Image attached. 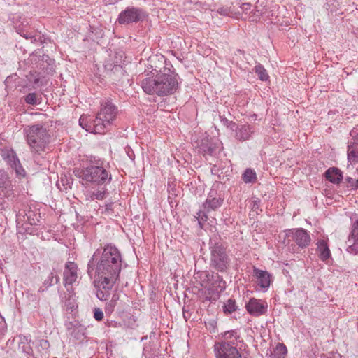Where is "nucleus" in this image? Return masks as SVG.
I'll return each instance as SVG.
<instances>
[{
	"instance_id": "nucleus-8",
	"label": "nucleus",
	"mask_w": 358,
	"mask_h": 358,
	"mask_svg": "<svg viewBox=\"0 0 358 358\" xmlns=\"http://www.w3.org/2000/svg\"><path fill=\"white\" fill-rule=\"evenodd\" d=\"M214 352L216 358H242L237 346L226 341L216 342Z\"/></svg>"
},
{
	"instance_id": "nucleus-30",
	"label": "nucleus",
	"mask_w": 358,
	"mask_h": 358,
	"mask_svg": "<svg viewBox=\"0 0 358 358\" xmlns=\"http://www.w3.org/2000/svg\"><path fill=\"white\" fill-rule=\"evenodd\" d=\"M224 312L227 314H231L237 309L236 301L234 299H229L223 306Z\"/></svg>"
},
{
	"instance_id": "nucleus-29",
	"label": "nucleus",
	"mask_w": 358,
	"mask_h": 358,
	"mask_svg": "<svg viewBox=\"0 0 358 358\" xmlns=\"http://www.w3.org/2000/svg\"><path fill=\"white\" fill-rule=\"evenodd\" d=\"M255 71L257 74L259 78L262 81H266L269 78L266 69L260 64L255 66Z\"/></svg>"
},
{
	"instance_id": "nucleus-32",
	"label": "nucleus",
	"mask_w": 358,
	"mask_h": 358,
	"mask_svg": "<svg viewBox=\"0 0 358 358\" xmlns=\"http://www.w3.org/2000/svg\"><path fill=\"white\" fill-rule=\"evenodd\" d=\"M59 280V278L55 275L54 273L51 272L48 278L45 280L43 284L46 287H48L52 286L54 284H57Z\"/></svg>"
},
{
	"instance_id": "nucleus-3",
	"label": "nucleus",
	"mask_w": 358,
	"mask_h": 358,
	"mask_svg": "<svg viewBox=\"0 0 358 358\" xmlns=\"http://www.w3.org/2000/svg\"><path fill=\"white\" fill-rule=\"evenodd\" d=\"M141 87L147 94L165 96L176 92L178 82L173 76L162 73L157 75L155 78H147L143 80Z\"/></svg>"
},
{
	"instance_id": "nucleus-15",
	"label": "nucleus",
	"mask_w": 358,
	"mask_h": 358,
	"mask_svg": "<svg viewBox=\"0 0 358 358\" xmlns=\"http://www.w3.org/2000/svg\"><path fill=\"white\" fill-rule=\"evenodd\" d=\"M78 279V266L73 262H67L64 272V285L69 290L68 286L73 285Z\"/></svg>"
},
{
	"instance_id": "nucleus-38",
	"label": "nucleus",
	"mask_w": 358,
	"mask_h": 358,
	"mask_svg": "<svg viewBox=\"0 0 358 358\" xmlns=\"http://www.w3.org/2000/svg\"><path fill=\"white\" fill-rule=\"evenodd\" d=\"M18 31H19V34H20L22 36H23V37H24V38H27V39H28V38H32L34 37V36L32 35V34H31V33H29V32H27V31H24V30H20V29H19V30H18Z\"/></svg>"
},
{
	"instance_id": "nucleus-9",
	"label": "nucleus",
	"mask_w": 358,
	"mask_h": 358,
	"mask_svg": "<svg viewBox=\"0 0 358 358\" xmlns=\"http://www.w3.org/2000/svg\"><path fill=\"white\" fill-rule=\"evenodd\" d=\"M13 196V188L8 174L0 170V206L4 208L6 199Z\"/></svg>"
},
{
	"instance_id": "nucleus-7",
	"label": "nucleus",
	"mask_w": 358,
	"mask_h": 358,
	"mask_svg": "<svg viewBox=\"0 0 358 358\" xmlns=\"http://www.w3.org/2000/svg\"><path fill=\"white\" fill-rule=\"evenodd\" d=\"M223 202V199L218 195L216 190L211 189L208 194L206 201L203 204V210L197 213V220L199 224L201 225L202 222H205L208 219L206 213L210 210H215L219 208Z\"/></svg>"
},
{
	"instance_id": "nucleus-25",
	"label": "nucleus",
	"mask_w": 358,
	"mask_h": 358,
	"mask_svg": "<svg viewBox=\"0 0 358 358\" xmlns=\"http://www.w3.org/2000/svg\"><path fill=\"white\" fill-rule=\"evenodd\" d=\"M222 336L223 338L222 341L229 342V343L237 346V339L239 336L236 331H227L222 334Z\"/></svg>"
},
{
	"instance_id": "nucleus-13",
	"label": "nucleus",
	"mask_w": 358,
	"mask_h": 358,
	"mask_svg": "<svg viewBox=\"0 0 358 358\" xmlns=\"http://www.w3.org/2000/svg\"><path fill=\"white\" fill-rule=\"evenodd\" d=\"M348 246L346 251L352 255L358 253V217L352 223L351 231L348 240Z\"/></svg>"
},
{
	"instance_id": "nucleus-40",
	"label": "nucleus",
	"mask_w": 358,
	"mask_h": 358,
	"mask_svg": "<svg viewBox=\"0 0 358 358\" xmlns=\"http://www.w3.org/2000/svg\"><path fill=\"white\" fill-rule=\"evenodd\" d=\"M217 13L222 15H228L230 13V10L227 8H220L217 10Z\"/></svg>"
},
{
	"instance_id": "nucleus-27",
	"label": "nucleus",
	"mask_w": 358,
	"mask_h": 358,
	"mask_svg": "<svg viewBox=\"0 0 358 358\" xmlns=\"http://www.w3.org/2000/svg\"><path fill=\"white\" fill-rule=\"evenodd\" d=\"M287 354V347L283 343H278L273 351L274 358H285Z\"/></svg>"
},
{
	"instance_id": "nucleus-34",
	"label": "nucleus",
	"mask_w": 358,
	"mask_h": 358,
	"mask_svg": "<svg viewBox=\"0 0 358 358\" xmlns=\"http://www.w3.org/2000/svg\"><path fill=\"white\" fill-rule=\"evenodd\" d=\"M262 15V12H260L259 10L257 9V7L255 9H254L252 11V14L249 17V20L252 22L257 21L260 16Z\"/></svg>"
},
{
	"instance_id": "nucleus-5",
	"label": "nucleus",
	"mask_w": 358,
	"mask_h": 358,
	"mask_svg": "<svg viewBox=\"0 0 358 358\" xmlns=\"http://www.w3.org/2000/svg\"><path fill=\"white\" fill-rule=\"evenodd\" d=\"M80 177L87 182L97 185L104 184L111 180V176L108 171L103 166H90L86 168L83 170Z\"/></svg>"
},
{
	"instance_id": "nucleus-23",
	"label": "nucleus",
	"mask_w": 358,
	"mask_h": 358,
	"mask_svg": "<svg viewBox=\"0 0 358 358\" xmlns=\"http://www.w3.org/2000/svg\"><path fill=\"white\" fill-rule=\"evenodd\" d=\"M199 148L200 151L202 152L204 155H212L216 150V144L210 142L208 138H206L202 141Z\"/></svg>"
},
{
	"instance_id": "nucleus-31",
	"label": "nucleus",
	"mask_w": 358,
	"mask_h": 358,
	"mask_svg": "<svg viewBox=\"0 0 358 358\" xmlns=\"http://www.w3.org/2000/svg\"><path fill=\"white\" fill-rule=\"evenodd\" d=\"M245 182H254L256 180V173L250 169H248L243 173Z\"/></svg>"
},
{
	"instance_id": "nucleus-26",
	"label": "nucleus",
	"mask_w": 358,
	"mask_h": 358,
	"mask_svg": "<svg viewBox=\"0 0 358 358\" xmlns=\"http://www.w3.org/2000/svg\"><path fill=\"white\" fill-rule=\"evenodd\" d=\"M24 101L29 105L36 106L41 103L42 97L41 95L38 93L33 92L29 93L24 97Z\"/></svg>"
},
{
	"instance_id": "nucleus-28",
	"label": "nucleus",
	"mask_w": 358,
	"mask_h": 358,
	"mask_svg": "<svg viewBox=\"0 0 358 358\" xmlns=\"http://www.w3.org/2000/svg\"><path fill=\"white\" fill-rule=\"evenodd\" d=\"M118 300L119 295L117 294H114L110 301L106 304L105 312L107 315H110L114 311L115 307L117 306Z\"/></svg>"
},
{
	"instance_id": "nucleus-22",
	"label": "nucleus",
	"mask_w": 358,
	"mask_h": 358,
	"mask_svg": "<svg viewBox=\"0 0 358 358\" xmlns=\"http://www.w3.org/2000/svg\"><path fill=\"white\" fill-rule=\"evenodd\" d=\"M326 178L333 183H338L342 180V174L336 168H330L325 173Z\"/></svg>"
},
{
	"instance_id": "nucleus-37",
	"label": "nucleus",
	"mask_w": 358,
	"mask_h": 358,
	"mask_svg": "<svg viewBox=\"0 0 358 358\" xmlns=\"http://www.w3.org/2000/svg\"><path fill=\"white\" fill-rule=\"evenodd\" d=\"M105 324L108 327H119L121 326L120 323H119L116 321L110 320H107L106 322H105Z\"/></svg>"
},
{
	"instance_id": "nucleus-16",
	"label": "nucleus",
	"mask_w": 358,
	"mask_h": 358,
	"mask_svg": "<svg viewBox=\"0 0 358 358\" xmlns=\"http://www.w3.org/2000/svg\"><path fill=\"white\" fill-rule=\"evenodd\" d=\"M253 276L255 278L257 285L264 289V291H266L271 282V275L266 271L260 270L254 267Z\"/></svg>"
},
{
	"instance_id": "nucleus-12",
	"label": "nucleus",
	"mask_w": 358,
	"mask_h": 358,
	"mask_svg": "<svg viewBox=\"0 0 358 358\" xmlns=\"http://www.w3.org/2000/svg\"><path fill=\"white\" fill-rule=\"evenodd\" d=\"M2 157L10 167L15 171L17 176H24L25 175V171L22 168L19 159L13 150L3 151Z\"/></svg>"
},
{
	"instance_id": "nucleus-18",
	"label": "nucleus",
	"mask_w": 358,
	"mask_h": 358,
	"mask_svg": "<svg viewBox=\"0 0 358 358\" xmlns=\"http://www.w3.org/2000/svg\"><path fill=\"white\" fill-rule=\"evenodd\" d=\"M107 189L105 187H100L97 189H86L84 196L87 201L103 200L106 198Z\"/></svg>"
},
{
	"instance_id": "nucleus-45",
	"label": "nucleus",
	"mask_w": 358,
	"mask_h": 358,
	"mask_svg": "<svg viewBox=\"0 0 358 358\" xmlns=\"http://www.w3.org/2000/svg\"><path fill=\"white\" fill-rule=\"evenodd\" d=\"M357 171H358V168H357Z\"/></svg>"
},
{
	"instance_id": "nucleus-1",
	"label": "nucleus",
	"mask_w": 358,
	"mask_h": 358,
	"mask_svg": "<svg viewBox=\"0 0 358 358\" xmlns=\"http://www.w3.org/2000/svg\"><path fill=\"white\" fill-rule=\"evenodd\" d=\"M120 271L121 256L117 248L108 245L103 251L97 249L94 252L89 261L87 272L89 275H94L99 299L107 300Z\"/></svg>"
},
{
	"instance_id": "nucleus-11",
	"label": "nucleus",
	"mask_w": 358,
	"mask_h": 358,
	"mask_svg": "<svg viewBox=\"0 0 358 358\" xmlns=\"http://www.w3.org/2000/svg\"><path fill=\"white\" fill-rule=\"evenodd\" d=\"M245 308L250 315L257 317L266 313L268 304L264 301L252 298L246 303Z\"/></svg>"
},
{
	"instance_id": "nucleus-44",
	"label": "nucleus",
	"mask_w": 358,
	"mask_h": 358,
	"mask_svg": "<svg viewBox=\"0 0 358 358\" xmlns=\"http://www.w3.org/2000/svg\"><path fill=\"white\" fill-rule=\"evenodd\" d=\"M112 205H113V203H108V204H106V209L107 210H111Z\"/></svg>"
},
{
	"instance_id": "nucleus-42",
	"label": "nucleus",
	"mask_w": 358,
	"mask_h": 358,
	"mask_svg": "<svg viewBox=\"0 0 358 358\" xmlns=\"http://www.w3.org/2000/svg\"><path fill=\"white\" fill-rule=\"evenodd\" d=\"M40 345L43 348H47L49 346V343H48V341L44 340V339H42V340L40 341Z\"/></svg>"
},
{
	"instance_id": "nucleus-14",
	"label": "nucleus",
	"mask_w": 358,
	"mask_h": 358,
	"mask_svg": "<svg viewBox=\"0 0 358 358\" xmlns=\"http://www.w3.org/2000/svg\"><path fill=\"white\" fill-rule=\"evenodd\" d=\"M231 129L235 131V138L240 141H245L250 139L251 135L254 133V129L248 124L236 125V123L231 122L229 125Z\"/></svg>"
},
{
	"instance_id": "nucleus-39",
	"label": "nucleus",
	"mask_w": 358,
	"mask_h": 358,
	"mask_svg": "<svg viewBox=\"0 0 358 358\" xmlns=\"http://www.w3.org/2000/svg\"><path fill=\"white\" fill-rule=\"evenodd\" d=\"M348 182L350 184V187L353 189H358V179L354 180L351 178L348 179Z\"/></svg>"
},
{
	"instance_id": "nucleus-2",
	"label": "nucleus",
	"mask_w": 358,
	"mask_h": 358,
	"mask_svg": "<svg viewBox=\"0 0 358 358\" xmlns=\"http://www.w3.org/2000/svg\"><path fill=\"white\" fill-rule=\"evenodd\" d=\"M117 114V107L110 101L104 100L101 103L100 110L96 118L88 124L85 123L87 117L81 116L79 120L80 125L92 133L103 134L105 129L112 124Z\"/></svg>"
},
{
	"instance_id": "nucleus-33",
	"label": "nucleus",
	"mask_w": 358,
	"mask_h": 358,
	"mask_svg": "<svg viewBox=\"0 0 358 358\" xmlns=\"http://www.w3.org/2000/svg\"><path fill=\"white\" fill-rule=\"evenodd\" d=\"M352 139L348 142V145H353V148L358 146V127L354 128L350 131Z\"/></svg>"
},
{
	"instance_id": "nucleus-4",
	"label": "nucleus",
	"mask_w": 358,
	"mask_h": 358,
	"mask_svg": "<svg viewBox=\"0 0 358 358\" xmlns=\"http://www.w3.org/2000/svg\"><path fill=\"white\" fill-rule=\"evenodd\" d=\"M26 141L33 153L41 154L50 141V134L43 124L27 125L23 129Z\"/></svg>"
},
{
	"instance_id": "nucleus-20",
	"label": "nucleus",
	"mask_w": 358,
	"mask_h": 358,
	"mask_svg": "<svg viewBox=\"0 0 358 358\" xmlns=\"http://www.w3.org/2000/svg\"><path fill=\"white\" fill-rule=\"evenodd\" d=\"M18 348L24 352L28 358L33 357V350L31 346V340L25 336H19Z\"/></svg>"
},
{
	"instance_id": "nucleus-6",
	"label": "nucleus",
	"mask_w": 358,
	"mask_h": 358,
	"mask_svg": "<svg viewBox=\"0 0 358 358\" xmlns=\"http://www.w3.org/2000/svg\"><path fill=\"white\" fill-rule=\"evenodd\" d=\"M211 265L219 271H224L229 265L230 259L226 253V248L219 243L211 248Z\"/></svg>"
},
{
	"instance_id": "nucleus-19",
	"label": "nucleus",
	"mask_w": 358,
	"mask_h": 358,
	"mask_svg": "<svg viewBox=\"0 0 358 358\" xmlns=\"http://www.w3.org/2000/svg\"><path fill=\"white\" fill-rule=\"evenodd\" d=\"M225 289V282L222 278L215 280L211 286L208 289L210 299L215 300L219 297V294Z\"/></svg>"
},
{
	"instance_id": "nucleus-36",
	"label": "nucleus",
	"mask_w": 358,
	"mask_h": 358,
	"mask_svg": "<svg viewBox=\"0 0 358 358\" xmlns=\"http://www.w3.org/2000/svg\"><path fill=\"white\" fill-rule=\"evenodd\" d=\"M94 318L96 321H101L103 318V310L99 308H95L94 309Z\"/></svg>"
},
{
	"instance_id": "nucleus-43",
	"label": "nucleus",
	"mask_w": 358,
	"mask_h": 358,
	"mask_svg": "<svg viewBox=\"0 0 358 358\" xmlns=\"http://www.w3.org/2000/svg\"><path fill=\"white\" fill-rule=\"evenodd\" d=\"M40 79L39 78H35L34 83L35 85L38 86L39 85Z\"/></svg>"
},
{
	"instance_id": "nucleus-24",
	"label": "nucleus",
	"mask_w": 358,
	"mask_h": 358,
	"mask_svg": "<svg viewBox=\"0 0 358 358\" xmlns=\"http://www.w3.org/2000/svg\"><path fill=\"white\" fill-rule=\"evenodd\" d=\"M348 160L350 164L358 163V146L353 148V145L348 146Z\"/></svg>"
},
{
	"instance_id": "nucleus-17",
	"label": "nucleus",
	"mask_w": 358,
	"mask_h": 358,
	"mask_svg": "<svg viewBox=\"0 0 358 358\" xmlns=\"http://www.w3.org/2000/svg\"><path fill=\"white\" fill-rule=\"evenodd\" d=\"M141 11L139 10L131 8L120 13L117 20L120 24H127L138 21L141 19Z\"/></svg>"
},
{
	"instance_id": "nucleus-21",
	"label": "nucleus",
	"mask_w": 358,
	"mask_h": 358,
	"mask_svg": "<svg viewBox=\"0 0 358 358\" xmlns=\"http://www.w3.org/2000/svg\"><path fill=\"white\" fill-rule=\"evenodd\" d=\"M317 252L322 261L327 260L331 256V252L329 248L327 241L319 240L317 243Z\"/></svg>"
},
{
	"instance_id": "nucleus-35",
	"label": "nucleus",
	"mask_w": 358,
	"mask_h": 358,
	"mask_svg": "<svg viewBox=\"0 0 358 358\" xmlns=\"http://www.w3.org/2000/svg\"><path fill=\"white\" fill-rule=\"evenodd\" d=\"M196 8H201L202 10H213L215 9V6H212L209 3H201V2H199V3H197L196 4Z\"/></svg>"
},
{
	"instance_id": "nucleus-10",
	"label": "nucleus",
	"mask_w": 358,
	"mask_h": 358,
	"mask_svg": "<svg viewBox=\"0 0 358 358\" xmlns=\"http://www.w3.org/2000/svg\"><path fill=\"white\" fill-rule=\"evenodd\" d=\"M286 236L292 238V241L301 248L308 247L311 241L308 232L304 229H292L285 231Z\"/></svg>"
},
{
	"instance_id": "nucleus-41",
	"label": "nucleus",
	"mask_w": 358,
	"mask_h": 358,
	"mask_svg": "<svg viewBox=\"0 0 358 358\" xmlns=\"http://www.w3.org/2000/svg\"><path fill=\"white\" fill-rule=\"evenodd\" d=\"M251 6H252L250 3H245L241 5V8L243 12H247L248 10H250Z\"/></svg>"
}]
</instances>
